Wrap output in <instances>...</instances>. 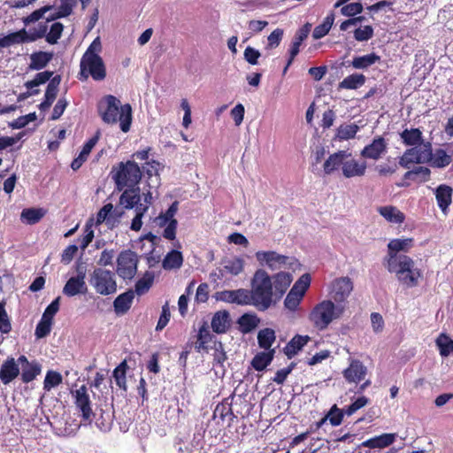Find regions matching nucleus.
<instances>
[{
  "instance_id": "1",
  "label": "nucleus",
  "mask_w": 453,
  "mask_h": 453,
  "mask_svg": "<svg viewBox=\"0 0 453 453\" xmlns=\"http://www.w3.org/2000/svg\"><path fill=\"white\" fill-rule=\"evenodd\" d=\"M293 280L291 273L280 272L273 276L264 269L257 270L250 281L252 305L258 311L269 309L280 301Z\"/></svg>"
},
{
  "instance_id": "2",
  "label": "nucleus",
  "mask_w": 453,
  "mask_h": 453,
  "mask_svg": "<svg viewBox=\"0 0 453 453\" xmlns=\"http://www.w3.org/2000/svg\"><path fill=\"white\" fill-rule=\"evenodd\" d=\"M99 113L104 122L116 124L119 121L122 132L130 130L132 123V107L129 104L121 105L120 101L114 96H106L99 104Z\"/></svg>"
},
{
  "instance_id": "3",
  "label": "nucleus",
  "mask_w": 453,
  "mask_h": 453,
  "mask_svg": "<svg viewBox=\"0 0 453 453\" xmlns=\"http://www.w3.org/2000/svg\"><path fill=\"white\" fill-rule=\"evenodd\" d=\"M383 265L390 273L395 275L401 285L408 288L417 287L423 278L422 270L416 266L411 257H395Z\"/></svg>"
},
{
  "instance_id": "4",
  "label": "nucleus",
  "mask_w": 453,
  "mask_h": 453,
  "mask_svg": "<svg viewBox=\"0 0 453 453\" xmlns=\"http://www.w3.org/2000/svg\"><path fill=\"white\" fill-rule=\"evenodd\" d=\"M115 183V189L122 191L126 188L138 186L142 179V171L134 161L119 162L114 165L110 173Z\"/></svg>"
},
{
  "instance_id": "5",
  "label": "nucleus",
  "mask_w": 453,
  "mask_h": 453,
  "mask_svg": "<svg viewBox=\"0 0 453 453\" xmlns=\"http://www.w3.org/2000/svg\"><path fill=\"white\" fill-rule=\"evenodd\" d=\"M345 311L343 304H336L332 300L319 303L310 313V320L316 328L324 330L335 319H340Z\"/></svg>"
},
{
  "instance_id": "6",
  "label": "nucleus",
  "mask_w": 453,
  "mask_h": 453,
  "mask_svg": "<svg viewBox=\"0 0 453 453\" xmlns=\"http://www.w3.org/2000/svg\"><path fill=\"white\" fill-rule=\"evenodd\" d=\"M90 285L97 294L110 296L117 292L115 274L110 270L96 268L90 275Z\"/></svg>"
},
{
  "instance_id": "7",
  "label": "nucleus",
  "mask_w": 453,
  "mask_h": 453,
  "mask_svg": "<svg viewBox=\"0 0 453 453\" xmlns=\"http://www.w3.org/2000/svg\"><path fill=\"white\" fill-rule=\"evenodd\" d=\"M80 80L86 81L89 76L95 81L106 77V69L101 57H82L81 59Z\"/></svg>"
},
{
  "instance_id": "8",
  "label": "nucleus",
  "mask_w": 453,
  "mask_h": 453,
  "mask_svg": "<svg viewBox=\"0 0 453 453\" xmlns=\"http://www.w3.org/2000/svg\"><path fill=\"white\" fill-rule=\"evenodd\" d=\"M432 159V145L430 142L421 144L406 150L399 158V165L403 168H410L412 164H424Z\"/></svg>"
},
{
  "instance_id": "9",
  "label": "nucleus",
  "mask_w": 453,
  "mask_h": 453,
  "mask_svg": "<svg viewBox=\"0 0 453 453\" xmlns=\"http://www.w3.org/2000/svg\"><path fill=\"white\" fill-rule=\"evenodd\" d=\"M353 282L349 277L336 278L328 285V296L336 304H342L353 290Z\"/></svg>"
},
{
  "instance_id": "10",
  "label": "nucleus",
  "mask_w": 453,
  "mask_h": 453,
  "mask_svg": "<svg viewBox=\"0 0 453 453\" xmlns=\"http://www.w3.org/2000/svg\"><path fill=\"white\" fill-rule=\"evenodd\" d=\"M138 257L131 250L120 252L117 258V273L124 280H131L137 272Z\"/></svg>"
},
{
  "instance_id": "11",
  "label": "nucleus",
  "mask_w": 453,
  "mask_h": 453,
  "mask_svg": "<svg viewBox=\"0 0 453 453\" xmlns=\"http://www.w3.org/2000/svg\"><path fill=\"white\" fill-rule=\"evenodd\" d=\"M256 258L262 265L268 266L271 270L281 269L287 265H291L293 258L284 255H280L276 251H257L256 252Z\"/></svg>"
},
{
  "instance_id": "12",
  "label": "nucleus",
  "mask_w": 453,
  "mask_h": 453,
  "mask_svg": "<svg viewBox=\"0 0 453 453\" xmlns=\"http://www.w3.org/2000/svg\"><path fill=\"white\" fill-rule=\"evenodd\" d=\"M73 395L75 398L76 408L81 412L83 419L90 422L95 414L91 408V401L88 394L87 387L85 385L81 386L73 392Z\"/></svg>"
},
{
  "instance_id": "13",
  "label": "nucleus",
  "mask_w": 453,
  "mask_h": 453,
  "mask_svg": "<svg viewBox=\"0 0 453 453\" xmlns=\"http://www.w3.org/2000/svg\"><path fill=\"white\" fill-rule=\"evenodd\" d=\"M217 299L225 303H235L238 305H252L250 292L246 288L218 292Z\"/></svg>"
},
{
  "instance_id": "14",
  "label": "nucleus",
  "mask_w": 453,
  "mask_h": 453,
  "mask_svg": "<svg viewBox=\"0 0 453 453\" xmlns=\"http://www.w3.org/2000/svg\"><path fill=\"white\" fill-rule=\"evenodd\" d=\"M388 142L382 136H376L371 143L363 148L360 156L365 159L379 160L388 152Z\"/></svg>"
},
{
  "instance_id": "15",
  "label": "nucleus",
  "mask_w": 453,
  "mask_h": 453,
  "mask_svg": "<svg viewBox=\"0 0 453 453\" xmlns=\"http://www.w3.org/2000/svg\"><path fill=\"white\" fill-rule=\"evenodd\" d=\"M413 247L412 238H396L392 239L388 243V254L383 258V264L390 262L392 259L400 257H408L400 252H408Z\"/></svg>"
},
{
  "instance_id": "16",
  "label": "nucleus",
  "mask_w": 453,
  "mask_h": 453,
  "mask_svg": "<svg viewBox=\"0 0 453 453\" xmlns=\"http://www.w3.org/2000/svg\"><path fill=\"white\" fill-rule=\"evenodd\" d=\"M367 164L365 161H359L354 158L351 153L346 157L342 167V175L347 178L362 177L365 174Z\"/></svg>"
},
{
  "instance_id": "17",
  "label": "nucleus",
  "mask_w": 453,
  "mask_h": 453,
  "mask_svg": "<svg viewBox=\"0 0 453 453\" xmlns=\"http://www.w3.org/2000/svg\"><path fill=\"white\" fill-rule=\"evenodd\" d=\"M122 191L123 192L119 196V204L127 210L134 209L136 215L137 207L142 201L140 188L138 186L133 188H126V189L124 188Z\"/></svg>"
},
{
  "instance_id": "18",
  "label": "nucleus",
  "mask_w": 453,
  "mask_h": 453,
  "mask_svg": "<svg viewBox=\"0 0 453 453\" xmlns=\"http://www.w3.org/2000/svg\"><path fill=\"white\" fill-rule=\"evenodd\" d=\"M349 152L346 150H338L331 154L323 164V171L325 174L331 175L334 173L342 170Z\"/></svg>"
},
{
  "instance_id": "19",
  "label": "nucleus",
  "mask_w": 453,
  "mask_h": 453,
  "mask_svg": "<svg viewBox=\"0 0 453 453\" xmlns=\"http://www.w3.org/2000/svg\"><path fill=\"white\" fill-rule=\"evenodd\" d=\"M19 375V365L12 357L2 364L0 367V380L3 384L8 385Z\"/></svg>"
},
{
  "instance_id": "20",
  "label": "nucleus",
  "mask_w": 453,
  "mask_h": 453,
  "mask_svg": "<svg viewBox=\"0 0 453 453\" xmlns=\"http://www.w3.org/2000/svg\"><path fill=\"white\" fill-rule=\"evenodd\" d=\"M311 25L307 23L296 31L289 49V58L288 61V65H290L292 64L293 60L299 53L300 46L303 43V42L308 37L311 32Z\"/></svg>"
},
{
  "instance_id": "21",
  "label": "nucleus",
  "mask_w": 453,
  "mask_h": 453,
  "mask_svg": "<svg viewBox=\"0 0 453 453\" xmlns=\"http://www.w3.org/2000/svg\"><path fill=\"white\" fill-rule=\"evenodd\" d=\"M366 367L359 360L351 361L349 366L343 371V376L348 382L358 383L365 379Z\"/></svg>"
},
{
  "instance_id": "22",
  "label": "nucleus",
  "mask_w": 453,
  "mask_h": 453,
  "mask_svg": "<svg viewBox=\"0 0 453 453\" xmlns=\"http://www.w3.org/2000/svg\"><path fill=\"white\" fill-rule=\"evenodd\" d=\"M152 194L150 191L142 194V201L140 202V204L137 207V214L134 216L131 223L132 230L139 231L142 228V219L143 215L148 211L150 204L152 203Z\"/></svg>"
},
{
  "instance_id": "23",
  "label": "nucleus",
  "mask_w": 453,
  "mask_h": 453,
  "mask_svg": "<svg viewBox=\"0 0 453 453\" xmlns=\"http://www.w3.org/2000/svg\"><path fill=\"white\" fill-rule=\"evenodd\" d=\"M179 203L173 202L165 213H162L166 219H169V223L164 230L163 236L167 240H174L176 237V229L178 222L174 219V216L178 211Z\"/></svg>"
},
{
  "instance_id": "24",
  "label": "nucleus",
  "mask_w": 453,
  "mask_h": 453,
  "mask_svg": "<svg viewBox=\"0 0 453 453\" xmlns=\"http://www.w3.org/2000/svg\"><path fill=\"white\" fill-rule=\"evenodd\" d=\"M134 298V292L132 289L119 295L114 302L113 308L117 315L126 314L131 308L133 300Z\"/></svg>"
},
{
  "instance_id": "25",
  "label": "nucleus",
  "mask_w": 453,
  "mask_h": 453,
  "mask_svg": "<svg viewBox=\"0 0 453 453\" xmlns=\"http://www.w3.org/2000/svg\"><path fill=\"white\" fill-rule=\"evenodd\" d=\"M244 268V260L241 257L226 258L221 262L219 272L221 276L230 274L237 276L242 273Z\"/></svg>"
},
{
  "instance_id": "26",
  "label": "nucleus",
  "mask_w": 453,
  "mask_h": 453,
  "mask_svg": "<svg viewBox=\"0 0 453 453\" xmlns=\"http://www.w3.org/2000/svg\"><path fill=\"white\" fill-rule=\"evenodd\" d=\"M88 290L85 280L78 277H71L63 288V294L72 297L79 294H84Z\"/></svg>"
},
{
  "instance_id": "27",
  "label": "nucleus",
  "mask_w": 453,
  "mask_h": 453,
  "mask_svg": "<svg viewBox=\"0 0 453 453\" xmlns=\"http://www.w3.org/2000/svg\"><path fill=\"white\" fill-rule=\"evenodd\" d=\"M230 326L229 312L217 311L211 319V328L217 334H224Z\"/></svg>"
},
{
  "instance_id": "28",
  "label": "nucleus",
  "mask_w": 453,
  "mask_h": 453,
  "mask_svg": "<svg viewBox=\"0 0 453 453\" xmlns=\"http://www.w3.org/2000/svg\"><path fill=\"white\" fill-rule=\"evenodd\" d=\"M453 189L445 184L440 185L435 189V196L438 206L445 213L451 203Z\"/></svg>"
},
{
  "instance_id": "29",
  "label": "nucleus",
  "mask_w": 453,
  "mask_h": 453,
  "mask_svg": "<svg viewBox=\"0 0 453 453\" xmlns=\"http://www.w3.org/2000/svg\"><path fill=\"white\" fill-rule=\"evenodd\" d=\"M28 42L27 31L23 28L0 38V48H7L14 44Z\"/></svg>"
},
{
  "instance_id": "30",
  "label": "nucleus",
  "mask_w": 453,
  "mask_h": 453,
  "mask_svg": "<svg viewBox=\"0 0 453 453\" xmlns=\"http://www.w3.org/2000/svg\"><path fill=\"white\" fill-rule=\"evenodd\" d=\"M379 213L388 222L401 224L404 221V214L395 206L388 205L378 209Z\"/></svg>"
},
{
  "instance_id": "31",
  "label": "nucleus",
  "mask_w": 453,
  "mask_h": 453,
  "mask_svg": "<svg viewBox=\"0 0 453 453\" xmlns=\"http://www.w3.org/2000/svg\"><path fill=\"white\" fill-rule=\"evenodd\" d=\"M395 434H383L381 435L366 440L363 442V446L371 449L386 448L395 441Z\"/></svg>"
},
{
  "instance_id": "32",
  "label": "nucleus",
  "mask_w": 453,
  "mask_h": 453,
  "mask_svg": "<svg viewBox=\"0 0 453 453\" xmlns=\"http://www.w3.org/2000/svg\"><path fill=\"white\" fill-rule=\"evenodd\" d=\"M403 143L407 146H419L422 142V133L418 128L405 129L400 134Z\"/></svg>"
},
{
  "instance_id": "33",
  "label": "nucleus",
  "mask_w": 453,
  "mask_h": 453,
  "mask_svg": "<svg viewBox=\"0 0 453 453\" xmlns=\"http://www.w3.org/2000/svg\"><path fill=\"white\" fill-rule=\"evenodd\" d=\"M183 263V257L180 251L172 250L166 254L162 262V266L165 270L179 269Z\"/></svg>"
},
{
  "instance_id": "34",
  "label": "nucleus",
  "mask_w": 453,
  "mask_h": 453,
  "mask_svg": "<svg viewBox=\"0 0 453 453\" xmlns=\"http://www.w3.org/2000/svg\"><path fill=\"white\" fill-rule=\"evenodd\" d=\"M308 336L296 335L285 347L284 352L292 358L309 341Z\"/></svg>"
},
{
  "instance_id": "35",
  "label": "nucleus",
  "mask_w": 453,
  "mask_h": 453,
  "mask_svg": "<svg viewBox=\"0 0 453 453\" xmlns=\"http://www.w3.org/2000/svg\"><path fill=\"white\" fill-rule=\"evenodd\" d=\"M365 82V76L361 73H353L345 77L340 83L339 88L357 89Z\"/></svg>"
},
{
  "instance_id": "36",
  "label": "nucleus",
  "mask_w": 453,
  "mask_h": 453,
  "mask_svg": "<svg viewBox=\"0 0 453 453\" xmlns=\"http://www.w3.org/2000/svg\"><path fill=\"white\" fill-rule=\"evenodd\" d=\"M52 54L44 52V51H39L33 53L30 56V64L29 68L33 70H40L42 69L47 65V64L51 60Z\"/></svg>"
},
{
  "instance_id": "37",
  "label": "nucleus",
  "mask_w": 453,
  "mask_h": 453,
  "mask_svg": "<svg viewBox=\"0 0 453 453\" xmlns=\"http://www.w3.org/2000/svg\"><path fill=\"white\" fill-rule=\"evenodd\" d=\"M82 5V9H85L89 3L90 0H80ZM61 4L59 6L58 12L52 16V19L54 18H62V17H67L69 16L73 7L77 4V0H60Z\"/></svg>"
},
{
  "instance_id": "38",
  "label": "nucleus",
  "mask_w": 453,
  "mask_h": 453,
  "mask_svg": "<svg viewBox=\"0 0 453 453\" xmlns=\"http://www.w3.org/2000/svg\"><path fill=\"white\" fill-rule=\"evenodd\" d=\"M44 214L45 211L41 208L24 209L20 214V219L26 224L34 225L39 222Z\"/></svg>"
},
{
  "instance_id": "39",
  "label": "nucleus",
  "mask_w": 453,
  "mask_h": 453,
  "mask_svg": "<svg viewBox=\"0 0 453 453\" xmlns=\"http://www.w3.org/2000/svg\"><path fill=\"white\" fill-rule=\"evenodd\" d=\"M274 349L268 352H260L257 354L251 362L253 368L257 371H263L273 359Z\"/></svg>"
},
{
  "instance_id": "40",
  "label": "nucleus",
  "mask_w": 453,
  "mask_h": 453,
  "mask_svg": "<svg viewBox=\"0 0 453 453\" xmlns=\"http://www.w3.org/2000/svg\"><path fill=\"white\" fill-rule=\"evenodd\" d=\"M42 366L37 362H31L27 365L23 366L21 372V380L24 383L34 380L37 375L41 373Z\"/></svg>"
},
{
  "instance_id": "41",
  "label": "nucleus",
  "mask_w": 453,
  "mask_h": 453,
  "mask_svg": "<svg viewBox=\"0 0 453 453\" xmlns=\"http://www.w3.org/2000/svg\"><path fill=\"white\" fill-rule=\"evenodd\" d=\"M380 60V57L375 53L367 54L365 56L356 57L351 61V65L356 69H365L377 61Z\"/></svg>"
},
{
  "instance_id": "42",
  "label": "nucleus",
  "mask_w": 453,
  "mask_h": 453,
  "mask_svg": "<svg viewBox=\"0 0 453 453\" xmlns=\"http://www.w3.org/2000/svg\"><path fill=\"white\" fill-rule=\"evenodd\" d=\"M258 322L259 320L256 315H251L248 313L243 314L238 319L240 330L243 334H248L254 330L257 326Z\"/></svg>"
},
{
  "instance_id": "43",
  "label": "nucleus",
  "mask_w": 453,
  "mask_h": 453,
  "mask_svg": "<svg viewBox=\"0 0 453 453\" xmlns=\"http://www.w3.org/2000/svg\"><path fill=\"white\" fill-rule=\"evenodd\" d=\"M127 361H122L114 370L112 376L115 380V382L117 386L123 389L124 391H127Z\"/></svg>"
},
{
  "instance_id": "44",
  "label": "nucleus",
  "mask_w": 453,
  "mask_h": 453,
  "mask_svg": "<svg viewBox=\"0 0 453 453\" xmlns=\"http://www.w3.org/2000/svg\"><path fill=\"white\" fill-rule=\"evenodd\" d=\"M275 339V332L271 328L262 329L257 334L258 345L265 349H269Z\"/></svg>"
},
{
  "instance_id": "45",
  "label": "nucleus",
  "mask_w": 453,
  "mask_h": 453,
  "mask_svg": "<svg viewBox=\"0 0 453 453\" xmlns=\"http://www.w3.org/2000/svg\"><path fill=\"white\" fill-rule=\"evenodd\" d=\"M334 14L331 13V14L327 15L325 18L323 23L317 26L314 28L313 33H312L313 38L317 40V39H320V38L324 37L326 35H327L334 24Z\"/></svg>"
},
{
  "instance_id": "46",
  "label": "nucleus",
  "mask_w": 453,
  "mask_h": 453,
  "mask_svg": "<svg viewBox=\"0 0 453 453\" xmlns=\"http://www.w3.org/2000/svg\"><path fill=\"white\" fill-rule=\"evenodd\" d=\"M436 345L441 356L442 357H448L451 352H453V340L445 334H441L437 337Z\"/></svg>"
},
{
  "instance_id": "47",
  "label": "nucleus",
  "mask_w": 453,
  "mask_h": 453,
  "mask_svg": "<svg viewBox=\"0 0 453 453\" xmlns=\"http://www.w3.org/2000/svg\"><path fill=\"white\" fill-rule=\"evenodd\" d=\"M154 280V275L152 273L147 272L144 276L137 280L135 283V290L138 296H142L149 291L150 287L152 286Z\"/></svg>"
},
{
  "instance_id": "48",
  "label": "nucleus",
  "mask_w": 453,
  "mask_h": 453,
  "mask_svg": "<svg viewBox=\"0 0 453 453\" xmlns=\"http://www.w3.org/2000/svg\"><path fill=\"white\" fill-rule=\"evenodd\" d=\"M359 127L354 123L341 125L337 129V137L340 140H349L356 136Z\"/></svg>"
},
{
  "instance_id": "49",
  "label": "nucleus",
  "mask_w": 453,
  "mask_h": 453,
  "mask_svg": "<svg viewBox=\"0 0 453 453\" xmlns=\"http://www.w3.org/2000/svg\"><path fill=\"white\" fill-rule=\"evenodd\" d=\"M52 75L53 73L50 71L38 73L33 80L27 81L24 85L27 89H34V88L50 81L52 79Z\"/></svg>"
},
{
  "instance_id": "50",
  "label": "nucleus",
  "mask_w": 453,
  "mask_h": 453,
  "mask_svg": "<svg viewBox=\"0 0 453 453\" xmlns=\"http://www.w3.org/2000/svg\"><path fill=\"white\" fill-rule=\"evenodd\" d=\"M60 81H61V77L59 75H56L49 81L48 86L46 88L45 95H44L45 99H47L52 103L55 101L58 92V86L60 84Z\"/></svg>"
},
{
  "instance_id": "51",
  "label": "nucleus",
  "mask_w": 453,
  "mask_h": 453,
  "mask_svg": "<svg viewBox=\"0 0 453 453\" xmlns=\"http://www.w3.org/2000/svg\"><path fill=\"white\" fill-rule=\"evenodd\" d=\"M62 375L55 371H49L43 381V389L50 391L51 388L62 383Z\"/></svg>"
},
{
  "instance_id": "52",
  "label": "nucleus",
  "mask_w": 453,
  "mask_h": 453,
  "mask_svg": "<svg viewBox=\"0 0 453 453\" xmlns=\"http://www.w3.org/2000/svg\"><path fill=\"white\" fill-rule=\"evenodd\" d=\"M429 162H432L433 166L445 167L451 163V157L445 150H438L434 155L432 154V159Z\"/></svg>"
},
{
  "instance_id": "53",
  "label": "nucleus",
  "mask_w": 453,
  "mask_h": 453,
  "mask_svg": "<svg viewBox=\"0 0 453 453\" xmlns=\"http://www.w3.org/2000/svg\"><path fill=\"white\" fill-rule=\"evenodd\" d=\"M303 297L300 294L290 290L285 298L284 305L288 310L295 311L297 310Z\"/></svg>"
},
{
  "instance_id": "54",
  "label": "nucleus",
  "mask_w": 453,
  "mask_h": 453,
  "mask_svg": "<svg viewBox=\"0 0 453 453\" xmlns=\"http://www.w3.org/2000/svg\"><path fill=\"white\" fill-rule=\"evenodd\" d=\"M310 285L311 276L308 273H304L296 281L290 290L295 291L303 296Z\"/></svg>"
},
{
  "instance_id": "55",
  "label": "nucleus",
  "mask_w": 453,
  "mask_h": 453,
  "mask_svg": "<svg viewBox=\"0 0 453 453\" xmlns=\"http://www.w3.org/2000/svg\"><path fill=\"white\" fill-rule=\"evenodd\" d=\"M344 414L345 409L341 410L334 404L326 414V418L332 426H337L342 423Z\"/></svg>"
},
{
  "instance_id": "56",
  "label": "nucleus",
  "mask_w": 453,
  "mask_h": 453,
  "mask_svg": "<svg viewBox=\"0 0 453 453\" xmlns=\"http://www.w3.org/2000/svg\"><path fill=\"white\" fill-rule=\"evenodd\" d=\"M373 36V28L372 26H363L354 30V38L357 42H365Z\"/></svg>"
},
{
  "instance_id": "57",
  "label": "nucleus",
  "mask_w": 453,
  "mask_h": 453,
  "mask_svg": "<svg viewBox=\"0 0 453 453\" xmlns=\"http://www.w3.org/2000/svg\"><path fill=\"white\" fill-rule=\"evenodd\" d=\"M64 26L59 22L51 25L50 32L46 35V41L50 44L57 43L63 32Z\"/></svg>"
},
{
  "instance_id": "58",
  "label": "nucleus",
  "mask_w": 453,
  "mask_h": 453,
  "mask_svg": "<svg viewBox=\"0 0 453 453\" xmlns=\"http://www.w3.org/2000/svg\"><path fill=\"white\" fill-rule=\"evenodd\" d=\"M52 321L42 317L37 324L35 334L36 338L41 339L46 337L51 330Z\"/></svg>"
},
{
  "instance_id": "59",
  "label": "nucleus",
  "mask_w": 453,
  "mask_h": 453,
  "mask_svg": "<svg viewBox=\"0 0 453 453\" xmlns=\"http://www.w3.org/2000/svg\"><path fill=\"white\" fill-rule=\"evenodd\" d=\"M47 29V25L42 23H40L36 27L29 29V31H27L28 42H35L43 37L46 35Z\"/></svg>"
},
{
  "instance_id": "60",
  "label": "nucleus",
  "mask_w": 453,
  "mask_h": 453,
  "mask_svg": "<svg viewBox=\"0 0 453 453\" xmlns=\"http://www.w3.org/2000/svg\"><path fill=\"white\" fill-rule=\"evenodd\" d=\"M12 330L11 321L5 311L4 304L0 303V332L8 334Z\"/></svg>"
},
{
  "instance_id": "61",
  "label": "nucleus",
  "mask_w": 453,
  "mask_h": 453,
  "mask_svg": "<svg viewBox=\"0 0 453 453\" xmlns=\"http://www.w3.org/2000/svg\"><path fill=\"white\" fill-rule=\"evenodd\" d=\"M53 7L50 5L43 6L38 10H35L30 15L25 17L23 19V22L25 25H28L30 23L35 22L39 20L41 18L43 17V15L50 10H51Z\"/></svg>"
},
{
  "instance_id": "62",
  "label": "nucleus",
  "mask_w": 453,
  "mask_h": 453,
  "mask_svg": "<svg viewBox=\"0 0 453 453\" xmlns=\"http://www.w3.org/2000/svg\"><path fill=\"white\" fill-rule=\"evenodd\" d=\"M35 119L36 114L35 112H32L25 116L19 117L12 121L10 126L14 129H20L25 127L29 122L35 121Z\"/></svg>"
},
{
  "instance_id": "63",
  "label": "nucleus",
  "mask_w": 453,
  "mask_h": 453,
  "mask_svg": "<svg viewBox=\"0 0 453 453\" xmlns=\"http://www.w3.org/2000/svg\"><path fill=\"white\" fill-rule=\"evenodd\" d=\"M375 171L380 176H389L397 171L395 163H382L375 166Z\"/></svg>"
},
{
  "instance_id": "64",
  "label": "nucleus",
  "mask_w": 453,
  "mask_h": 453,
  "mask_svg": "<svg viewBox=\"0 0 453 453\" xmlns=\"http://www.w3.org/2000/svg\"><path fill=\"white\" fill-rule=\"evenodd\" d=\"M363 12V5L360 3H351L342 7L341 12L343 16L353 17Z\"/></svg>"
}]
</instances>
